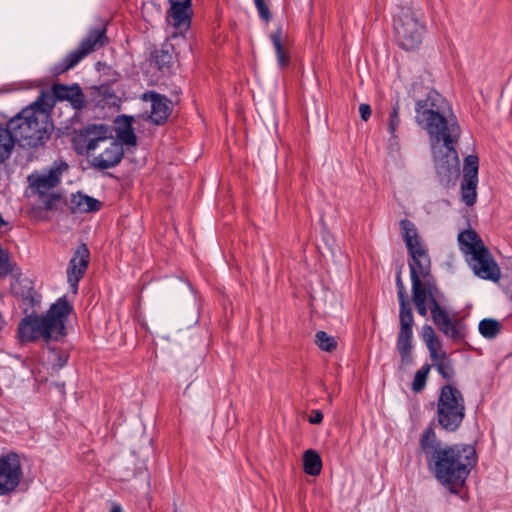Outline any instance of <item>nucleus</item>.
<instances>
[{
	"label": "nucleus",
	"mask_w": 512,
	"mask_h": 512,
	"mask_svg": "<svg viewBox=\"0 0 512 512\" xmlns=\"http://www.w3.org/2000/svg\"><path fill=\"white\" fill-rule=\"evenodd\" d=\"M400 230L411 257L409 269L412 301L417 313L426 317L429 308L433 322L442 333L454 341L463 340L467 334V327L461 319H451L444 305L446 297L431 273V259L427 245L420 237L417 227L412 221L402 219Z\"/></svg>",
	"instance_id": "obj_1"
},
{
	"label": "nucleus",
	"mask_w": 512,
	"mask_h": 512,
	"mask_svg": "<svg viewBox=\"0 0 512 512\" xmlns=\"http://www.w3.org/2000/svg\"><path fill=\"white\" fill-rule=\"evenodd\" d=\"M443 97L429 90L426 98L416 100V121L428 133L435 171L440 184L454 186L460 175L459 158L455 145L461 128L455 118L448 119L441 112Z\"/></svg>",
	"instance_id": "obj_2"
},
{
	"label": "nucleus",
	"mask_w": 512,
	"mask_h": 512,
	"mask_svg": "<svg viewBox=\"0 0 512 512\" xmlns=\"http://www.w3.org/2000/svg\"><path fill=\"white\" fill-rule=\"evenodd\" d=\"M420 449L434 477L453 494L460 492L477 464L476 450L472 445L442 444L431 427L422 432Z\"/></svg>",
	"instance_id": "obj_3"
},
{
	"label": "nucleus",
	"mask_w": 512,
	"mask_h": 512,
	"mask_svg": "<svg viewBox=\"0 0 512 512\" xmlns=\"http://www.w3.org/2000/svg\"><path fill=\"white\" fill-rule=\"evenodd\" d=\"M104 124H88L73 137V145L79 154L91 157V165L98 170L117 166L123 156V145L113 140Z\"/></svg>",
	"instance_id": "obj_4"
},
{
	"label": "nucleus",
	"mask_w": 512,
	"mask_h": 512,
	"mask_svg": "<svg viewBox=\"0 0 512 512\" xmlns=\"http://www.w3.org/2000/svg\"><path fill=\"white\" fill-rule=\"evenodd\" d=\"M73 311V306L66 296L53 303L45 314H30L18 324V337L21 342L57 341L66 336V323Z\"/></svg>",
	"instance_id": "obj_5"
},
{
	"label": "nucleus",
	"mask_w": 512,
	"mask_h": 512,
	"mask_svg": "<svg viewBox=\"0 0 512 512\" xmlns=\"http://www.w3.org/2000/svg\"><path fill=\"white\" fill-rule=\"evenodd\" d=\"M43 97L44 94L6 122L15 142L23 148L42 146L50 138L52 124L47 110L42 106Z\"/></svg>",
	"instance_id": "obj_6"
},
{
	"label": "nucleus",
	"mask_w": 512,
	"mask_h": 512,
	"mask_svg": "<svg viewBox=\"0 0 512 512\" xmlns=\"http://www.w3.org/2000/svg\"><path fill=\"white\" fill-rule=\"evenodd\" d=\"M458 243L460 250L467 257L469 267L476 276L493 282L500 280L501 270L476 231L467 229L460 232Z\"/></svg>",
	"instance_id": "obj_7"
},
{
	"label": "nucleus",
	"mask_w": 512,
	"mask_h": 512,
	"mask_svg": "<svg viewBox=\"0 0 512 512\" xmlns=\"http://www.w3.org/2000/svg\"><path fill=\"white\" fill-rule=\"evenodd\" d=\"M466 416V404L463 393L452 383L440 387L436 401L435 419L446 432L457 431Z\"/></svg>",
	"instance_id": "obj_8"
},
{
	"label": "nucleus",
	"mask_w": 512,
	"mask_h": 512,
	"mask_svg": "<svg viewBox=\"0 0 512 512\" xmlns=\"http://www.w3.org/2000/svg\"><path fill=\"white\" fill-rule=\"evenodd\" d=\"M426 23L424 13L412 5L400 6L394 15L397 44L404 50L417 48L423 39Z\"/></svg>",
	"instance_id": "obj_9"
},
{
	"label": "nucleus",
	"mask_w": 512,
	"mask_h": 512,
	"mask_svg": "<svg viewBox=\"0 0 512 512\" xmlns=\"http://www.w3.org/2000/svg\"><path fill=\"white\" fill-rule=\"evenodd\" d=\"M396 287L400 306V330L397 337L396 348L401 356L402 364L408 365L412 362V327L414 324V318L412 309L407 300L406 288L402 280L401 268L396 274Z\"/></svg>",
	"instance_id": "obj_10"
},
{
	"label": "nucleus",
	"mask_w": 512,
	"mask_h": 512,
	"mask_svg": "<svg viewBox=\"0 0 512 512\" xmlns=\"http://www.w3.org/2000/svg\"><path fill=\"white\" fill-rule=\"evenodd\" d=\"M108 43L105 27L91 28L79 46L69 52L60 62L56 63L52 72L60 75L74 68L90 53L100 49Z\"/></svg>",
	"instance_id": "obj_11"
},
{
	"label": "nucleus",
	"mask_w": 512,
	"mask_h": 512,
	"mask_svg": "<svg viewBox=\"0 0 512 512\" xmlns=\"http://www.w3.org/2000/svg\"><path fill=\"white\" fill-rule=\"evenodd\" d=\"M23 477L20 457L9 452L0 456V496H7L16 491Z\"/></svg>",
	"instance_id": "obj_12"
},
{
	"label": "nucleus",
	"mask_w": 512,
	"mask_h": 512,
	"mask_svg": "<svg viewBox=\"0 0 512 512\" xmlns=\"http://www.w3.org/2000/svg\"><path fill=\"white\" fill-rule=\"evenodd\" d=\"M479 159L468 155L464 160L463 179L460 186L461 201L466 206H473L477 201Z\"/></svg>",
	"instance_id": "obj_13"
},
{
	"label": "nucleus",
	"mask_w": 512,
	"mask_h": 512,
	"mask_svg": "<svg viewBox=\"0 0 512 512\" xmlns=\"http://www.w3.org/2000/svg\"><path fill=\"white\" fill-rule=\"evenodd\" d=\"M67 169L68 164L66 162H54L47 173L32 174L28 177V181L31 188L35 189L37 193L44 195L60 183L61 176Z\"/></svg>",
	"instance_id": "obj_14"
},
{
	"label": "nucleus",
	"mask_w": 512,
	"mask_h": 512,
	"mask_svg": "<svg viewBox=\"0 0 512 512\" xmlns=\"http://www.w3.org/2000/svg\"><path fill=\"white\" fill-rule=\"evenodd\" d=\"M90 259V251L86 244H81L74 252L68 269L67 279L74 293L78 290V282L84 276Z\"/></svg>",
	"instance_id": "obj_15"
},
{
	"label": "nucleus",
	"mask_w": 512,
	"mask_h": 512,
	"mask_svg": "<svg viewBox=\"0 0 512 512\" xmlns=\"http://www.w3.org/2000/svg\"><path fill=\"white\" fill-rule=\"evenodd\" d=\"M51 91L55 100L68 101L75 110H82L86 106V97L77 83L72 85L55 83Z\"/></svg>",
	"instance_id": "obj_16"
},
{
	"label": "nucleus",
	"mask_w": 512,
	"mask_h": 512,
	"mask_svg": "<svg viewBox=\"0 0 512 512\" xmlns=\"http://www.w3.org/2000/svg\"><path fill=\"white\" fill-rule=\"evenodd\" d=\"M167 21L178 30H187L191 24L192 0H170Z\"/></svg>",
	"instance_id": "obj_17"
},
{
	"label": "nucleus",
	"mask_w": 512,
	"mask_h": 512,
	"mask_svg": "<svg viewBox=\"0 0 512 512\" xmlns=\"http://www.w3.org/2000/svg\"><path fill=\"white\" fill-rule=\"evenodd\" d=\"M144 99L151 101L150 120L156 125L164 124L172 112L171 101L156 92H148Z\"/></svg>",
	"instance_id": "obj_18"
},
{
	"label": "nucleus",
	"mask_w": 512,
	"mask_h": 512,
	"mask_svg": "<svg viewBox=\"0 0 512 512\" xmlns=\"http://www.w3.org/2000/svg\"><path fill=\"white\" fill-rule=\"evenodd\" d=\"M133 121L134 118L128 115H120L115 119L116 136L121 144L136 145L137 137L134 133Z\"/></svg>",
	"instance_id": "obj_19"
},
{
	"label": "nucleus",
	"mask_w": 512,
	"mask_h": 512,
	"mask_svg": "<svg viewBox=\"0 0 512 512\" xmlns=\"http://www.w3.org/2000/svg\"><path fill=\"white\" fill-rule=\"evenodd\" d=\"M102 203L86 194L77 192L71 195V210L79 213L97 212L101 209Z\"/></svg>",
	"instance_id": "obj_20"
},
{
	"label": "nucleus",
	"mask_w": 512,
	"mask_h": 512,
	"mask_svg": "<svg viewBox=\"0 0 512 512\" xmlns=\"http://www.w3.org/2000/svg\"><path fill=\"white\" fill-rule=\"evenodd\" d=\"M433 362V366L436 368L438 373L442 376L443 379L450 383L455 376V370L453 366L452 360L447 356L445 352L439 354L436 352L435 356H430Z\"/></svg>",
	"instance_id": "obj_21"
},
{
	"label": "nucleus",
	"mask_w": 512,
	"mask_h": 512,
	"mask_svg": "<svg viewBox=\"0 0 512 512\" xmlns=\"http://www.w3.org/2000/svg\"><path fill=\"white\" fill-rule=\"evenodd\" d=\"M304 472L310 476H318L322 470V460L319 453L313 449H308L303 455Z\"/></svg>",
	"instance_id": "obj_22"
},
{
	"label": "nucleus",
	"mask_w": 512,
	"mask_h": 512,
	"mask_svg": "<svg viewBox=\"0 0 512 512\" xmlns=\"http://www.w3.org/2000/svg\"><path fill=\"white\" fill-rule=\"evenodd\" d=\"M16 142L6 126L0 125V164L11 156Z\"/></svg>",
	"instance_id": "obj_23"
},
{
	"label": "nucleus",
	"mask_w": 512,
	"mask_h": 512,
	"mask_svg": "<svg viewBox=\"0 0 512 512\" xmlns=\"http://www.w3.org/2000/svg\"><path fill=\"white\" fill-rule=\"evenodd\" d=\"M270 39L272 41L273 47L276 52L277 61L280 67H285L290 62V56L288 52L285 50L282 43V28L278 27L271 35Z\"/></svg>",
	"instance_id": "obj_24"
},
{
	"label": "nucleus",
	"mask_w": 512,
	"mask_h": 512,
	"mask_svg": "<svg viewBox=\"0 0 512 512\" xmlns=\"http://www.w3.org/2000/svg\"><path fill=\"white\" fill-rule=\"evenodd\" d=\"M501 323L492 318H485L480 321L479 333L486 339H494L501 331Z\"/></svg>",
	"instance_id": "obj_25"
},
{
	"label": "nucleus",
	"mask_w": 512,
	"mask_h": 512,
	"mask_svg": "<svg viewBox=\"0 0 512 512\" xmlns=\"http://www.w3.org/2000/svg\"><path fill=\"white\" fill-rule=\"evenodd\" d=\"M422 337L430 352V356H435L440 347V342L436 338L434 329L430 325L426 324L422 327Z\"/></svg>",
	"instance_id": "obj_26"
},
{
	"label": "nucleus",
	"mask_w": 512,
	"mask_h": 512,
	"mask_svg": "<svg viewBox=\"0 0 512 512\" xmlns=\"http://www.w3.org/2000/svg\"><path fill=\"white\" fill-rule=\"evenodd\" d=\"M316 345L325 352H332L337 347V341L325 331H318L315 335Z\"/></svg>",
	"instance_id": "obj_27"
},
{
	"label": "nucleus",
	"mask_w": 512,
	"mask_h": 512,
	"mask_svg": "<svg viewBox=\"0 0 512 512\" xmlns=\"http://www.w3.org/2000/svg\"><path fill=\"white\" fill-rule=\"evenodd\" d=\"M430 370H431V365L424 364L415 373L414 379H413V382H412V390L415 393H419V392H421L425 388Z\"/></svg>",
	"instance_id": "obj_28"
},
{
	"label": "nucleus",
	"mask_w": 512,
	"mask_h": 512,
	"mask_svg": "<svg viewBox=\"0 0 512 512\" xmlns=\"http://www.w3.org/2000/svg\"><path fill=\"white\" fill-rule=\"evenodd\" d=\"M399 113H400L399 101H396L395 104L392 106V110L389 113V117H388V131L391 135V139L398 138L396 132L401 123Z\"/></svg>",
	"instance_id": "obj_29"
},
{
	"label": "nucleus",
	"mask_w": 512,
	"mask_h": 512,
	"mask_svg": "<svg viewBox=\"0 0 512 512\" xmlns=\"http://www.w3.org/2000/svg\"><path fill=\"white\" fill-rule=\"evenodd\" d=\"M49 361L53 367L62 368L68 361V354L64 350L49 347Z\"/></svg>",
	"instance_id": "obj_30"
},
{
	"label": "nucleus",
	"mask_w": 512,
	"mask_h": 512,
	"mask_svg": "<svg viewBox=\"0 0 512 512\" xmlns=\"http://www.w3.org/2000/svg\"><path fill=\"white\" fill-rule=\"evenodd\" d=\"M152 58L159 69L168 66L172 60V54L166 49H156L152 53Z\"/></svg>",
	"instance_id": "obj_31"
},
{
	"label": "nucleus",
	"mask_w": 512,
	"mask_h": 512,
	"mask_svg": "<svg viewBox=\"0 0 512 512\" xmlns=\"http://www.w3.org/2000/svg\"><path fill=\"white\" fill-rule=\"evenodd\" d=\"M254 4L258 11L259 17L263 21L268 23L271 20L272 15H271L270 9L266 3V0H254Z\"/></svg>",
	"instance_id": "obj_32"
},
{
	"label": "nucleus",
	"mask_w": 512,
	"mask_h": 512,
	"mask_svg": "<svg viewBox=\"0 0 512 512\" xmlns=\"http://www.w3.org/2000/svg\"><path fill=\"white\" fill-rule=\"evenodd\" d=\"M35 290L32 287H29L28 290L25 293H22V299L23 301L29 305L33 306L35 302Z\"/></svg>",
	"instance_id": "obj_33"
},
{
	"label": "nucleus",
	"mask_w": 512,
	"mask_h": 512,
	"mask_svg": "<svg viewBox=\"0 0 512 512\" xmlns=\"http://www.w3.org/2000/svg\"><path fill=\"white\" fill-rule=\"evenodd\" d=\"M371 107L368 104L362 103L359 106V113L363 121H367L371 116Z\"/></svg>",
	"instance_id": "obj_34"
},
{
	"label": "nucleus",
	"mask_w": 512,
	"mask_h": 512,
	"mask_svg": "<svg viewBox=\"0 0 512 512\" xmlns=\"http://www.w3.org/2000/svg\"><path fill=\"white\" fill-rule=\"evenodd\" d=\"M323 420V414L319 410H313L311 416L309 417V422L311 424H320Z\"/></svg>",
	"instance_id": "obj_35"
},
{
	"label": "nucleus",
	"mask_w": 512,
	"mask_h": 512,
	"mask_svg": "<svg viewBox=\"0 0 512 512\" xmlns=\"http://www.w3.org/2000/svg\"><path fill=\"white\" fill-rule=\"evenodd\" d=\"M110 512H122V508L119 504H113Z\"/></svg>",
	"instance_id": "obj_36"
},
{
	"label": "nucleus",
	"mask_w": 512,
	"mask_h": 512,
	"mask_svg": "<svg viewBox=\"0 0 512 512\" xmlns=\"http://www.w3.org/2000/svg\"><path fill=\"white\" fill-rule=\"evenodd\" d=\"M7 224H8V223L3 219L2 215L0 214V228H1L2 226L7 225Z\"/></svg>",
	"instance_id": "obj_37"
}]
</instances>
